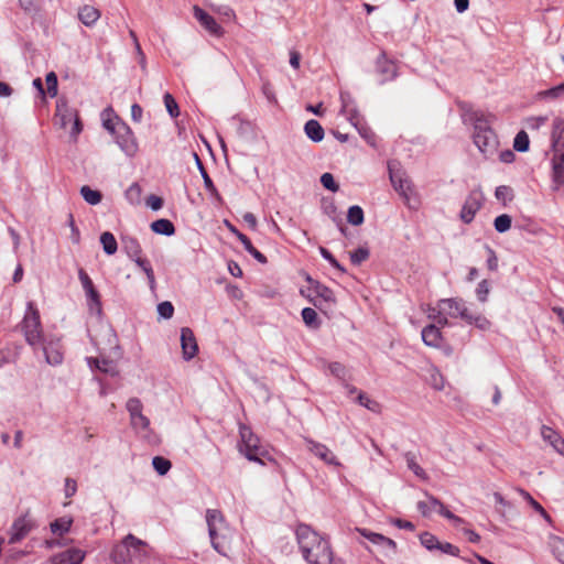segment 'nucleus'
Segmentation results:
<instances>
[{"label":"nucleus","mask_w":564,"mask_h":564,"mask_svg":"<svg viewBox=\"0 0 564 564\" xmlns=\"http://www.w3.org/2000/svg\"><path fill=\"white\" fill-rule=\"evenodd\" d=\"M304 560L308 564H332L333 551L329 542L307 524H300L295 531Z\"/></svg>","instance_id":"nucleus-1"},{"label":"nucleus","mask_w":564,"mask_h":564,"mask_svg":"<svg viewBox=\"0 0 564 564\" xmlns=\"http://www.w3.org/2000/svg\"><path fill=\"white\" fill-rule=\"evenodd\" d=\"M328 369H329V372L332 376H334L335 378H337L341 381H345L348 371L343 364L337 362V361L329 362Z\"/></svg>","instance_id":"nucleus-47"},{"label":"nucleus","mask_w":564,"mask_h":564,"mask_svg":"<svg viewBox=\"0 0 564 564\" xmlns=\"http://www.w3.org/2000/svg\"><path fill=\"white\" fill-rule=\"evenodd\" d=\"M135 264L145 273L149 286L151 290L155 289V276L150 261L145 258L139 257L133 260Z\"/></svg>","instance_id":"nucleus-31"},{"label":"nucleus","mask_w":564,"mask_h":564,"mask_svg":"<svg viewBox=\"0 0 564 564\" xmlns=\"http://www.w3.org/2000/svg\"><path fill=\"white\" fill-rule=\"evenodd\" d=\"M545 96L551 97V98L564 97V82L561 83L560 85L546 90Z\"/></svg>","instance_id":"nucleus-64"},{"label":"nucleus","mask_w":564,"mask_h":564,"mask_svg":"<svg viewBox=\"0 0 564 564\" xmlns=\"http://www.w3.org/2000/svg\"><path fill=\"white\" fill-rule=\"evenodd\" d=\"M369 250L365 247H359L355 251L350 252V260L352 264L359 265L369 258Z\"/></svg>","instance_id":"nucleus-51"},{"label":"nucleus","mask_w":564,"mask_h":564,"mask_svg":"<svg viewBox=\"0 0 564 564\" xmlns=\"http://www.w3.org/2000/svg\"><path fill=\"white\" fill-rule=\"evenodd\" d=\"M517 491L522 496L524 500L536 511L539 512L546 521L551 522V517L545 511V509L524 489L518 488Z\"/></svg>","instance_id":"nucleus-35"},{"label":"nucleus","mask_w":564,"mask_h":564,"mask_svg":"<svg viewBox=\"0 0 564 564\" xmlns=\"http://www.w3.org/2000/svg\"><path fill=\"white\" fill-rule=\"evenodd\" d=\"M206 522L214 550L223 556H228L231 551L234 533L226 524L221 512L216 509H208L206 511Z\"/></svg>","instance_id":"nucleus-2"},{"label":"nucleus","mask_w":564,"mask_h":564,"mask_svg":"<svg viewBox=\"0 0 564 564\" xmlns=\"http://www.w3.org/2000/svg\"><path fill=\"white\" fill-rule=\"evenodd\" d=\"M389 175L390 181L392 183L393 188L402 196L404 203L410 208H415L416 206L411 205V195L413 193L412 184L409 177L401 170H394L392 164H389Z\"/></svg>","instance_id":"nucleus-9"},{"label":"nucleus","mask_w":564,"mask_h":564,"mask_svg":"<svg viewBox=\"0 0 564 564\" xmlns=\"http://www.w3.org/2000/svg\"><path fill=\"white\" fill-rule=\"evenodd\" d=\"M321 183L322 185L333 192V193H336L338 189H339V185L336 183L333 174L326 172L324 173L322 176H321Z\"/></svg>","instance_id":"nucleus-56"},{"label":"nucleus","mask_w":564,"mask_h":564,"mask_svg":"<svg viewBox=\"0 0 564 564\" xmlns=\"http://www.w3.org/2000/svg\"><path fill=\"white\" fill-rule=\"evenodd\" d=\"M308 451L328 465L340 466L333 452L324 444L306 440Z\"/></svg>","instance_id":"nucleus-19"},{"label":"nucleus","mask_w":564,"mask_h":564,"mask_svg":"<svg viewBox=\"0 0 564 564\" xmlns=\"http://www.w3.org/2000/svg\"><path fill=\"white\" fill-rule=\"evenodd\" d=\"M87 297V304L90 311H96L97 314L101 313V301L99 292L94 286L85 292Z\"/></svg>","instance_id":"nucleus-37"},{"label":"nucleus","mask_w":564,"mask_h":564,"mask_svg":"<svg viewBox=\"0 0 564 564\" xmlns=\"http://www.w3.org/2000/svg\"><path fill=\"white\" fill-rule=\"evenodd\" d=\"M100 18V12L97 8L93 6H84L78 11V19L86 26L94 25L97 20Z\"/></svg>","instance_id":"nucleus-23"},{"label":"nucleus","mask_w":564,"mask_h":564,"mask_svg":"<svg viewBox=\"0 0 564 564\" xmlns=\"http://www.w3.org/2000/svg\"><path fill=\"white\" fill-rule=\"evenodd\" d=\"M319 253L321 256L329 262L332 267H334L336 270H338L341 274L346 273V269L335 259V257L332 254V252L324 248L319 247Z\"/></svg>","instance_id":"nucleus-48"},{"label":"nucleus","mask_w":564,"mask_h":564,"mask_svg":"<svg viewBox=\"0 0 564 564\" xmlns=\"http://www.w3.org/2000/svg\"><path fill=\"white\" fill-rule=\"evenodd\" d=\"M236 236L243 245L246 251H248L257 261L262 264L268 262L267 257L253 247L251 240L245 234L236 231Z\"/></svg>","instance_id":"nucleus-27"},{"label":"nucleus","mask_w":564,"mask_h":564,"mask_svg":"<svg viewBox=\"0 0 564 564\" xmlns=\"http://www.w3.org/2000/svg\"><path fill=\"white\" fill-rule=\"evenodd\" d=\"M80 195L89 205H97L101 202L102 195L99 191L90 188L88 185L80 187Z\"/></svg>","instance_id":"nucleus-36"},{"label":"nucleus","mask_w":564,"mask_h":564,"mask_svg":"<svg viewBox=\"0 0 564 564\" xmlns=\"http://www.w3.org/2000/svg\"><path fill=\"white\" fill-rule=\"evenodd\" d=\"M78 278L85 292L95 286L91 279L84 269H79Z\"/></svg>","instance_id":"nucleus-63"},{"label":"nucleus","mask_w":564,"mask_h":564,"mask_svg":"<svg viewBox=\"0 0 564 564\" xmlns=\"http://www.w3.org/2000/svg\"><path fill=\"white\" fill-rule=\"evenodd\" d=\"M549 546L555 558L564 564V539L552 535L549 540Z\"/></svg>","instance_id":"nucleus-30"},{"label":"nucleus","mask_w":564,"mask_h":564,"mask_svg":"<svg viewBox=\"0 0 564 564\" xmlns=\"http://www.w3.org/2000/svg\"><path fill=\"white\" fill-rule=\"evenodd\" d=\"M511 224L512 218L507 214L499 215L494 220V227L499 234L508 231L511 228Z\"/></svg>","instance_id":"nucleus-43"},{"label":"nucleus","mask_w":564,"mask_h":564,"mask_svg":"<svg viewBox=\"0 0 564 564\" xmlns=\"http://www.w3.org/2000/svg\"><path fill=\"white\" fill-rule=\"evenodd\" d=\"M421 544L430 551L436 550L438 546V539L432 533L424 532L420 535Z\"/></svg>","instance_id":"nucleus-49"},{"label":"nucleus","mask_w":564,"mask_h":564,"mask_svg":"<svg viewBox=\"0 0 564 564\" xmlns=\"http://www.w3.org/2000/svg\"><path fill=\"white\" fill-rule=\"evenodd\" d=\"M21 330L24 334L26 343L32 347L40 345L44 338L40 313L32 302L28 303V308L21 323Z\"/></svg>","instance_id":"nucleus-5"},{"label":"nucleus","mask_w":564,"mask_h":564,"mask_svg":"<svg viewBox=\"0 0 564 564\" xmlns=\"http://www.w3.org/2000/svg\"><path fill=\"white\" fill-rule=\"evenodd\" d=\"M484 202V195L480 189H473L466 197L464 205L460 210V219L465 224H470L476 213L481 208Z\"/></svg>","instance_id":"nucleus-12"},{"label":"nucleus","mask_w":564,"mask_h":564,"mask_svg":"<svg viewBox=\"0 0 564 564\" xmlns=\"http://www.w3.org/2000/svg\"><path fill=\"white\" fill-rule=\"evenodd\" d=\"M31 528V521L25 517L15 520L11 528L9 543L14 544L21 541L30 532Z\"/></svg>","instance_id":"nucleus-21"},{"label":"nucleus","mask_w":564,"mask_h":564,"mask_svg":"<svg viewBox=\"0 0 564 564\" xmlns=\"http://www.w3.org/2000/svg\"><path fill=\"white\" fill-rule=\"evenodd\" d=\"M76 117H78L77 110L69 107L64 98H59L56 102L55 124L64 129Z\"/></svg>","instance_id":"nucleus-15"},{"label":"nucleus","mask_w":564,"mask_h":564,"mask_svg":"<svg viewBox=\"0 0 564 564\" xmlns=\"http://www.w3.org/2000/svg\"><path fill=\"white\" fill-rule=\"evenodd\" d=\"M100 365L101 367H99V371L110 375L112 377L118 375L117 366L112 360L101 358Z\"/></svg>","instance_id":"nucleus-57"},{"label":"nucleus","mask_w":564,"mask_h":564,"mask_svg":"<svg viewBox=\"0 0 564 564\" xmlns=\"http://www.w3.org/2000/svg\"><path fill=\"white\" fill-rule=\"evenodd\" d=\"M181 347L183 352V358L185 360H191L197 354L198 346L196 343V338L194 333L188 327H183L181 329Z\"/></svg>","instance_id":"nucleus-17"},{"label":"nucleus","mask_w":564,"mask_h":564,"mask_svg":"<svg viewBox=\"0 0 564 564\" xmlns=\"http://www.w3.org/2000/svg\"><path fill=\"white\" fill-rule=\"evenodd\" d=\"M126 409L130 415V424L135 431H145L150 426V420L143 415V405L140 399L130 398L126 403Z\"/></svg>","instance_id":"nucleus-11"},{"label":"nucleus","mask_w":564,"mask_h":564,"mask_svg":"<svg viewBox=\"0 0 564 564\" xmlns=\"http://www.w3.org/2000/svg\"><path fill=\"white\" fill-rule=\"evenodd\" d=\"M149 546L145 542L128 534L111 552V558L117 564H137L148 556Z\"/></svg>","instance_id":"nucleus-3"},{"label":"nucleus","mask_w":564,"mask_h":564,"mask_svg":"<svg viewBox=\"0 0 564 564\" xmlns=\"http://www.w3.org/2000/svg\"><path fill=\"white\" fill-rule=\"evenodd\" d=\"M163 99H164V105H165V108H166L169 115L172 118L178 117V115H180L178 105L176 104L173 96L171 94L166 93L164 95Z\"/></svg>","instance_id":"nucleus-50"},{"label":"nucleus","mask_w":564,"mask_h":564,"mask_svg":"<svg viewBox=\"0 0 564 564\" xmlns=\"http://www.w3.org/2000/svg\"><path fill=\"white\" fill-rule=\"evenodd\" d=\"M104 127L116 134L117 144L128 155L133 156L138 151V143L132 130L124 123L120 124L117 130L109 120L104 122Z\"/></svg>","instance_id":"nucleus-8"},{"label":"nucleus","mask_w":564,"mask_h":564,"mask_svg":"<svg viewBox=\"0 0 564 564\" xmlns=\"http://www.w3.org/2000/svg\"><path fill=\"white\" fill-rule=\"evenodd\" d=\"M68 226L70 228V239L74 243H78L80 240V232L77 226L75 225L74 216L73 214H68Z\"/></svg>","instance_id":"nucleus-60"},{"label":"nucleus","mask_w":564,"mask_h":564,"mask_svg":"<svg viewBox=\"0 0 564 564\" xmlns=\"http://www.w3.org/2000/svg\"><path fill=\"white\" fill-rule=\"evenodd\" d=\"M123 249L131 260L141 257L142 248L135 238H126L123 240Z\"/></svg>","instance_id":"nucleus-33"},{"label":"nucleus","mask_w":564,"mask_h":564,"mask_svg":"<svg viewBox=\"0 0 564 564\" xmlns=\"http://www.w3.org/2000/svg\"><path fill=\"white\" fill-rule=\"evenodd\" d=\"M436 550L441 551L442 553L449 554L453 556H458V554H459V549L448 542H440Z\"/></svg>","instance_id":"nucleus-59"},{"label":"nucleus","mask_w":564,"mask_h":564,"mask_svg":"<svg viewBox=\"0 0 564 564\" xmlns=\"http://www.w3.org/2000/svg\"><path fill=\"white\" fill-rule=\"evenodd\" d=\"M442 311L446 312L452 317H458L462 308L465 307V303L462 300L445 299L440 302Z\"/></svg>","instance_id":"nucleus-26"},{"label":"nucleus","mask_w":564,"mask_h":564,"mask_svg":"<svg viewBox=\"0 0 564 564\" xmlns=\"http://www.w3.org/2000/svg\"><path fill=\"white\" fill-rule=\"evenodd\" d=\"M77 491V482L75 479L67 477L65 479L64 494L66 498H72Z\"/></svg>","instance_id":"nucleus-62"},{"label":"nucleus","mask_w":564,"mask_h":564,"mask_svg":"<svg viewBox=\"0 0 564 564\" xmlns=\"http://www.w3.org/2000/svg\"><path fill=\"white\" fill-rule=\"evenodd\" d=\"M404 458L406 462L408 468L415 474L421 479H426V473L424 469L416 463L415 454L408 452L404 454Z\"/></svg>","instance_id":"nucleus-40"},{"label":"nucleus","mask_w":564,"mask_h":564,"mask_svg":"<svg viewBox=\"0 0 564 564\" xmlns=\"http://www.w3.org/2000/svg\"><path fill=\"white\" fill-rule=\"evenodd\" d=\"M549 437L553 436L552 447L562 456H564V438H562L555 431H549Z\"/></svg>","instance_id":"nucleus-58"},{"label":"nucleus","mask_w":564,"mask_h":564,"mask_svg":"<svg viewBox=\"0 0 564 564\" xmlns=\"http://www.w3.org/2000/svg\"><path fill=\"white\" fill-rule=\"evenodd\" d=\"M553 148L564 150V119L557 118L553 122Z\"/></svg>","instance_id":"nucleus-28"},{"label":"nucleus","mask_w":564,"mask_h":564,"mask_svg":"<svg viewBox=\"0 0 564 564\" xmlns=\"http://www.w3.org/2000/svg\"><path fill=\"white\" fill-rule=\"evenodd\" d=\"M158 314L164 319H169L174 314V306L171 302L164 301L158 304Z\"/></svg>","instance_id":"nucleus-53"},{"label":"nucleus","mask_w":564,"mask_h":564,"mask_svg":"<svg viewBox=\"0 0 564 564\" xmlns=\"http://www.w3.org/2000/svg\"><path fill=\"white\" fill-rule=\"evenodd\" d=\"M302 318L305 325L310 328L316 329L321 325L317 313L312 307H305L302 310Z\"/></svg>","instance_id":"nucleus-38"},{"label":"nucleus","mask_w":564,"mask_h":564,"mask_svg":"<svg viewBox=\"0 0 564 564\" xmlns=\"http://www.w3.org/2000/svg\"><path fill=\"white\" fill-rule=\"evenodd\" d=\"M85 558V552L79 549H68L54 555L51 564H82Z\"/></svg>","instance_id":"nucleus-20"},{"label":"nucleus","mask_w":564,"mask_h":564,"mask_svg":"<svg viewBox=\"0 0 564 564\" xmlns=\"http://www.w3.org/2000/svg\"><path fill=\"white\" fill-rule=\"evenodd\" d=\"M152 466L160 476H164L171 469L172 464L169 459L162 456H155L152 459Z\"/></svg>","instance_id":"nucleus-42"},{"label":"nucleus","mask_w":564,"mask_h":564,"mask_svg":"<svg viewBox=\"0 0 564 564\" xmlns=\"http://www.w3.org/2000/svg\"><path fill=\"white\" fill-rule=\"evenodd\" d=\"M473 138L475 145L486 158L491 156L497 151V135L482 117H476L475 119Z\"/></svg>","instance_id":"nucleus-4"},{"label":"nucleus","mask_w":564,"mask_h":564,"mask_svg":"<svg viewBox=\"0 0 564 564\" xmlns=\"http://www.w3.org/2000/svg\"><path fill=\"white\" fill-rule=\"evenodd\" d=\"M364 210L360 206H350L347 213V221L352 226H359L364 223Z\"/></svg>","instance_id":"nucleus-41"},{"label":"nucleus","mask_w":564,"mask_h":564,"mask_svg":"<svg viewBox=\"0 0 564 564\" xmlns=\"http://www.w3.org/2000/svg\"><path fill=\"white\" fill-rule=\"evenodd\" d=\"M40 345H42V350L48 365L58 366L63 362V351L59 339H48L44 337Z\"/></svg>","instance_id":"nucleus-13"},{"label":"nucleus","mask_w":564,"mask_h":564,"mask_svg":"<svg viewBox=\"0 0 564 564\" xmlns=\"http://www.w3.org/2000/svg\"><path fill=\"white\" fill-rule=\"evenodd\" d=\"M45 82H46V86H47V89H46V93L50 97H56L57 96V76L54 72H50L47 75H46V78H45Z\"/></svg>","instance_id":"nucleus-52"},{"label":"nucleus","mask_w":564,"mask_h":564,"mask_svg":"<svg viewBox=\"0 0 564 564\" xmlns=\"http://www.w3.org/2000/svg\"><path fill=\"white\" fill-rule=\"evenodd\" d=\"M529 137L525 131H520L517 133L513 141V149L518 152H525L529 150Z\"/></svg>","instance_id":"nucleus-45"},{"label":"nucleus","mask_w":564,"mask_h":564,"mask_svg":"<svg viewBox=\"0 0 564 564\" xmlns=\"http://www.w3.org/2000/svg\"><path fill=\"white\" fill-rule=\"evenodd\" d=\"M304 131L313 142H321L324 139V129L315 119H311L305 123Z\"/></svg>","instance_id":"nucleus-24"},{"label":"nucleus","mask_w":564,"mask_h":564,"mask_svg":"<svg viewBox=\"0 0 564 564\" xmlns=\"http://www.w3.org/2000/svg\"><path fill=\"white\" fill-rule=\"evenodd\" d=\"M357 401L360 405L367 408L368 410L376 412L379 409V403L371 400L366 393L358 392Z\"/></svg>","instance_id":"nucleus-54"},{"label":"nucleus","mask_w":564,"mask_h":564,"mask_svg":"<svg viewBox=\"0 0 564 564\" xmlns=\"http://www.w3.org/2000/svg\"><path fill=\"white\" fill-rule=\"evenodd\" d=\"M356 123L357 124L355 128L359 132L360 137L365 139L370 145H375L376 135L372 130L362 121H357Z\"/></svg>","instance_id":"nucleus-46"},{"label":"nucleus","mask_w":564,"mask_h":564,"mask_svg":"<svg viewBox=\"0 0 564 564\" xmlns=\"http://www.w3.org/2000/svg\"><path fill=\"white\" fill-rule=\"evenodd\" d=\"M194 155H195L199 172L202 174V177L204 180L205 188L209 192L210 196L214 197L218 203H223L221 196L219 195V193H218L217 188L215 187L208 173L204 169L203 163L200 162L199 158L197 156V154H194Z\"/></svg>","instance_id":"nucleus-25"},{"label":"nucleus","mask_w":564,"mask_h":564,"mask_svg":"<svg viewBox=\"0 0 564 564\" xmlns=\"http://www.w3.org/2000/svg\"><path fill=\"white\" fill-rule=\"evenodd\" d=\"M306 280L311 284L308 290L314 294V296L311 299L313 305L325 313L328 310H332L336 303V297L333 290L319 283L318 281L313 280L311 276H307Z\"/></svg>","instance_id":"nucleus-7"},{"label":"nucleus","mask_w":564,"mask_h":564,"mask_svg":"<svg viewBox=\"0 0 564 564\" xmlns=\"http://www.w3.org/2000/svg\"><path fill=\"white\" fill-rule=\"evenodd\" d=\"M241 444L239 446L240 452L251 462L263 464L261 457L267 453L259 445V438L253 434L250 427L240 425L239 429Z\"/></svg>","instance_id":"nucleus-6"},{"label":"nucleus","mask_w":564,"mask_h":564,"mask_svg":"<svg viewBox=\"0 0 564 564\" xmlns=\"http://www.w3.org/2000/svg\"><path fill=\"white\" fill-rule=\"evenodd\" d=\"M72 523V518L62 517L51 523V530L54 534L63 535L64 533L68 532Z\"/></svg>","instance_id":"nucleus-39"},{"label":"nucleus","mask_w":564,"mask_h":564,"mask_svg":"<svg viewBox=\"0 0 564 564\" xmlns=\"http://www.w3.org/2000/svg\"><path fill=\"white\" fill-rule=\"evenodd\" d=\"M376 69L381 76L380 84H384L386 82L392 80L397 77V66L392 61L386 57L384 53H381L377 58Z\"/></svg>","instance_id":"nucleus-18"},{"label":"nucleus","mask_w":564,"mask_h":564,"mask_svg":"<svg viewBox=\"0 0 564 564\" xmlns=\"http://www.w3.org/2000/svg\"><path fill=\"white\" fill-rule=\"evenodd\" d=\"M100 243L102 245V249L106 254L111 256L117 252L118 243L115 236L111 232H102L100 235Z\"/></svg>","instance_id":"nucleus-32"},{"label":"nucleus","mask_w":564,"mask_h":564,"mask_svg":"<svg viewBox=\"0 0 564 564\" xmlns=\"http://www.w3.org/2000/svg\"><path fill=\"white\" fill-rule=\"evenodd\" d=\"M151 229L159 235L172 236L175 232L173 223L169 219L161 218L151 224Z\"/></svg>","instance_id":"nucleus-29"},{"label":"nucleus","mask_w":564,"mask_h":564,"mask_svg":"<svg viewBox=\"0 0 564 564\" xmlns=\"http://www.w3.org/2000/svg\"><path fill=\"white\" fill-rule=\"evenodd\" d=\"M553 189L557 191L564 185V150L554 148L552 159Z\"/></svg>","instance_id":"nucleus-14"},{"label":"nucleus","mask_w":564,"mask_h":564,"mask_svg":"<svg viewBox=\"0 0 564 564\" xmlns=\"http://www.w3.org/2000/svg\"><path fill=\"white\" fill-rule=\"evenodd\" d=\"M195 19L200 25L206 29L212 35L221 36L224 34L223 28L216 22V20L204 11L198 6L193 8Z\"/></svg>","instance_id":"nucleus-16"},{"label":"nucleus","mask_w":564,"mask_h":564,"mask_svg":"<svg viewBox=\"0 0 564 564\" xmlns=\"http://www.w3.org/2000/svg\"><path fill=\"white\" fill-rule=\"evenodd\" d=\"M346 97H349L348 95L346 94H341L340 95V99H341V111L345 112L347 115V119L349 120V122L356 127V122L357 121H362L359 112L357 109L355 108H349V101L347 100Z\"/></svg>","instance_id":"nucleus-34"},{"label":"nucleus","mask_w":564,"mask_h":564,"mask_svg":"<svg viewBox=\"0 0 564 564\" xmlns=\"http://www.w3.org/2000/svg\"><path fill=\"white\" fill-rule=\"evenodd\" d=\"M357 532L369 540L375 546L378 547L380 554L384 557H393L397 554V544L393 540L367 529L357 528Z\"/></svg>","instance_id":"nucleus-10"},{"label":"nucleus","mask_w":564,"mask_h":564,"mask_svg":"<svg viewBox=\"0 0 564 564\" xmlns=\"http://www.w3.org/2000/svg\"><path fill=\"white\" fill-rule=\"evenodd\" d=\"M421 335H422V340L424 341V344L426 346L436 348V347H440L442 344V334H441L440 327L434 324H430V325L425 326L422 329Z\"/></svg>","instance_id":"nucleus-22"},{"label":"nucleus","mask_w":564,"mask_h":564,"mask_svg":"<svg viewBox=\"0 0 564 564\" xmlns=\"http://www.w3.org/2000/svg\"><path fill=\"white\" fill-rule=\"evenodd\" d=\"M476 294L480 302H485L487 300V296L489 294V284L487 280H482L481 282L478 283Z\"/></svg>","instance_id":"nucleus-61"},{"label":"nucleus","mask_w":564,"mask_h":564,"mask_svg":"<svg viewBox=\"0 0 564 564\" xmlns=\"http://www.w3.org/2000/svg\"><path fill=\"white\" fill-rule=\"evenodd\" d=\"M495 196L498 200L502 202L503 205H507V203L511 202L514 197L512 188L507 185L496 187Z\"/></svg>","instance_id":"nucleus-44"},{"label":"nucleus","mask_w":564,"mask_h":564,"mask_svg":"<svg viewBox=\"0 0 564 564\" xmlns=\"http://www.w3.org/2000/svg\"><path fill=\"white\" fill-rule=\"evenodd\" d=\"M141 192L142 191H141L140 185L138 183H133L126 191V197L132 204L139 203L140 202Z\"/></svg>","instance_id":"nucleus-55"}]
</instances>
